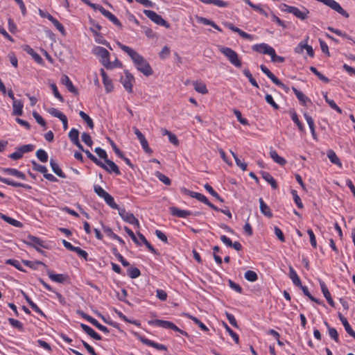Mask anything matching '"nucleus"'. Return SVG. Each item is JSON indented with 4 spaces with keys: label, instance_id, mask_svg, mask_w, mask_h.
Returning a JSON list of instances; mask_svg holds the SVG:
<instances>
[{
    "label": "nucleus",
    "instance_id": "nucleus-25",
    "mask_svg": "<svg viewBox=\"0 0 355 355\" xmlns=\"http://www.w3.org/2000/svg\"><path fill=\"white\" fill-rule=\"evenodd\" d=\"M259 207L261 212L266 216L268 218H271L272 216V213L270 209V207L264 202L263 198H260L259 199Z\"/></svg>",
    "mask_w": 355,
    "mask_h": 355
},
{
    "label": "nucleus",
    "instance_id": "nucleus-41",
    "mask_svg": "<svg viewBox=\"0 0 355 355\" xmlns=\"http://www.w3.org/2000/svg\"><path fill=\"white\" fill-rule=\"evenodd\" d=\"M31 164L33 165V169L35 171H38L41 173H42L43 175L46 173V172H48V170L46 168V167L45 166H43V165H41V164H39L38 163H37L36 161L35 160H33L31 162Z\"/></svg>",
    "mask_w": 355,
    "mask_h": 355
},
{
    "label": "nucleus",
    "instance_id": "nucleus-43",
    "mask_svg": "<svg viewBox=\"0 0 355 355\" xmlns=\"http://www.w3.org/2000/svg\"><path fill=\"white\" fill-rule=\"evenodd\" d=\"M84 153L87 155V157L97 166H104V163L97 159L89 150H85Z\"/></svg>",
    "mask_w": 355,
    "mask_h": 355
},
{
    "label": "nucleus",
    "instance_id": "nucleus-46",
    "mask_svg": "<svg viewBox=\"0 0 355 355\" xmlns=\"http://www.w3.org/2000/svg\"><path fill=\"white\" fill-rule=\"evenodd\" d=\"M310 70L322 81L324 83H329V79L322 74L315 67H311Z\"/></svg>",
    "mask_w": 355,
    "mask_h": 355
},
{
    "label": "nucleus",
    "instance_id": "nucleus-26",
    "mask_svg": "<svg viewBox=\"0 0 355 355\" xmlns=\"http://www.w3.org/2000/svg\"><path fill=\"white\" fill-rule=\"evenodd\" d=\"M47 275L52 281L57 283H63L67 279V275L62 274H53L50 270H47Z\"/></svg>",
    "mask_w": 355,
    "mask_h": 355
},
{
    "label": "nucleus",
    "instance_id": "nucleus-18",
    "mask_svg": "<svg viewBox=\"0 0 355 355\" xmlns=\"http://www.w3.org/2000/svg\"><path fill=\"white\" fill-rule=\"evenodd\" d=\"M140 340L144 344H145L148 346L153 347L157 349V350H164V351L167 350V347L164 345L155 343V342L150 340L145 337H141Z\"/></svg>",
    "mask_w": 355,
    "mask_h": 355
},
{
    "label": "nucleus",
    "instance_id": "nucleus-31",
    "mask_svg": "<svg viewBox=\"0 0 355 355\" xmlns=\"http://www.w3.org/2000/svg\"><path fill=\"white\" fill-rule=\"evenodd\" d=\"M262 178L268 182L272 189H277V184L276 180L274 179V178L266 171L261 172Z\"/></svg>",
    "mask_w": 355,
    "mask_h": 355
},
{
    "label": "nucleus",
    "instance_id": "nucleus-13",
    "mask_svg": "<svg viewBox=\"0 0 355 355\" xmlns=\"http://www.w3.org/2000/svg\"><path fill=\"white\" fill-rule=\"evenodd\" d=\"M101 13L107 18L110 21H112L114 25H116L117 27L121 28L122 24L120 22V21L117 19V17L114 15L112 12L110 11L105 10L103 6L101 9H100Z\"/></svg>",
    "mask_w": 355,
    "mask_h": 355
},
{
    "label": "nucleus",
    "instance_id": "nucleus-48",
    "mask_svg": "<svg viewBox=\"0 0 355 355\" xmlns=\"http://www.w3.org/2000/svg\"><path fill=\"white\" fill-rule=\"evenodd\" d=\"M223 327L225 330L229 333L236 343H239V337L236 333H235L225 322H223Z\"/></svg>",
    "mask_w": 355,
    "mask_h": 355
},
{
    "label": "nucleus",
    "instance_id": "nucleus-58",
    "mask_svg": "<svg viewBox=\"0 0 355 355\" xmlns=\"http://www.w3.org/2000/svg\"><path fill=\"white\" fill-rule=\"evenodd\" d=\"M327 29L329 31H330L331 32H333L335 34H336L338 36H341L343 37H345L347 40H351L352 39V37H350L349 35H348L347 34L345 33H343L341 31L338 30V29H336L333 27H328Z\"/></svg>",
    "mask_w": 355,
    "mask_h": 355
},
{
    "label": "nucleus",
    "instance_id": "nucleus-30",
    "mask_svg": "<svg viewBox=\"0 0 355 355\" xmlns=\"http://www.w3.org/2000/svg\"><path fill=\"white\" fill-rule=\"evenodd\" d=\"M50 166L52 171L60 178H65L66 175L62 172L59 165L53 159L50 160Z\"/></svg>",
    "mask_w": 355,
    "mask_h": 355
},
{
    "label": "nucleus",
    "instance_id": "nucleus-54",
    "mask_svg": "<svg viewBox=\"0 0 355 355\" xmlns=\"http://www.w3.org/2000/svg\"><path fill=\"white\" fill-rule=\"evenodd\" d=\"M8 322L13 327L17 328L20 331L24 330L23 324L20 321L15 320L14 318H9Z\"/></svg>",
    "mask_w": 355,
    "mask_h": 355
},
{
    "label": "nucleus",
    "instance_id": "nucleus-21",
    "mask_svg": "<svg viewBox=\"0 0 355 355\" xmlns=\"http://www.w3.org/2000/svg\"><path fill=\"white\" fill-rule=\"evenodd\" d=\"M0 182H3L4 184H6L8 185H10V186L15 187H22L26 189H30L31 188V187L28 184H25L23 183H20V182H17L10 179L2 178L1 176H0Z\"/></svg>",
    "mask_w": 355,
    "mask_h": 355
},
{
    "label": "nucleus",
    "instance_id": "nucleus-14",
    "mask_svg": "<svg viewBox=\"0 0 355 355\" xmlns=\"http://www.w3.org/2000/svg\"><path fill=\"white\" fill-rule=\"evenodd\" d=\"M182 191H183V193L184 194L189 195L191 198H194L197 199L198 200L205 203V205H207L208 203V202L209 201L205 196H204L203 194H201L200 193L191 191L187 189H182Z\"/></svg>",
    "mask_w": 355,
    "mask_h": 355
},
{
    "label": "nucleus",
    "instance_id": "nucleus-34",
    "mask_svg": "<svg viewBox=\"0 0 355 355\" xmlns=\"http://www.w3.org/2000/svg\"><path fill=\"white\" fill-rule=\"evenodd\" d=\"M270 155L273 161L278 164L284 166L286 164V160L284 158L280 157L275 150H271L270 151Z\"/></svg>",
    "mask_w": 355,
    "mask_h": 355
},
{
    "label": "nucleus",
    "instance_id": "nucleus-28",
    "mask_svg": "<svg viewBox=\"0 0 355 355\" xmlns=\"http://www.w3.org/2000/svg\"><path fill=\"white\" fill-rule=\"evenodd\" d=\"M289 277L295 286H302L301 280L292 266L289 267Z\"/></svg>",
    "mask_w": 355,
    "mask_h": 355
},
{
    "label": "nucleus",
    "instance_id": "nucleus-44",
    "mask_svg": "<svg viewBox=\"0 0 355 355\" xmlns=\"http://www.w3.org/2000/svg\"><path fill=\"white\" fill-rule=\"evenodd\" d=\"M36 157L42 162H46L48 161V155L43 149H39L36 152Z\"/></svg>",
    "mask_w": 355,
    "mask_h": 355
},
{
    "label": "nucleus",
    "instance_id": "nucleus-60",
    "mask_svg": "<svg viewBox=\"0 0 355 355\" xmlns=\"http://www.w3.org/2000/svg\"><path fill=\"white\" fill-rule=\"evenodd\" d=\"M51 21L53 25L56 27V28L62 34V35H64L65 33V30H64V28L63 26V25L60 23L55 18L53 17L51 19V20L50 21Z\"/></svg>",
    "mask_w": 355,
    "mask_h": 355
},
{
    "label": "nucleus",
    "instance_id": "nucleus-20",
    "mask_svg": "<svg viewBox=\"0 0 355 355\" xmlns=\"http://www.w3.org/2000/svg\"><path fill=\"white\" fill-rule=\"evenodd\" d=\"M80 327L82 329L93 339L96 340H101L102 339L101 336L88 325L81 323Z\"/></svg>",
    "mask_w": 355,
    "mask_h": 355
},
{
    "label": "nucleus",
    "instance_id": "nucleus-61",
    "mask_svg": "<svg viewBox=\"0 0 355 355\" xmlns=\"http://www.w3.org/2000/svg\"><path fill=\"white\" fill-rule=\"evenodd\" d=\"M51 87L52 89V91H53V93L55 97H56L60 102H64V98L62 96V95L60 94V92H58L56 85L54 83H52V84H51Z\"/></svg>",
    "mask_w": 355,
    "mask_h": 355
},
{
    "label": "nucleus",
    "instance_id": "nucleus-35",
    "mask_svg": "<svg viewBox=\"0 0 355 355\" xmlns=\"http://www.w3.org/2000/svg\"><path fill=\"white\" fill-rule=\"evenodd\" d=\"M150 324H153V325L157 326V327H162L164 329H170V328L171 327V326L172 322L170 321H167V320H162L157 319V320L150 321Z\"/></svg>",
    "mask_w": 355,
    "mask_h": 355
},
{
    "label": "nucleus",
    "instance_id": "nucleus-2",
    "mask_svg": "<svg viewBox=\"0 0 355 355\" xmlns=\"http://www.w3.org/2000/svg\"><path fill=\"white\" fill-rule=\"evenodd\" d=\"M218 50L235 67L241 68L242 67V62L239 58L238 53L235 51L230 47L225 46H219Z\"/></svg>",
    "mask_w": 355,
    "mask_h": 355
},
{
    "label": "nucleus",
    "instance_id": "nucleus-5",
    "mask_svg": "<svg viewBox=\"0 0 355 355\" xmlns=\"http://www.w3.org/2000/svg\"><path fill=\"white\" fill-rule=\"evenodd\" d=\"M284 6L286 7L284 10L285 12L288 13H292L297 18L301 20H304L306 19L309 14V10L304 7L302 8V10H300L298 8L295 6H291L288 5H284Z\"/></svg>",
    "mask_w": 355,
    "mask_h": 355
},
{
    "label": "nucleus",
    "instance_id": "nucleus-40",
    "mask_svg": "<svg viewBox=\"0 0 355 355\" xmlns=\"http://www.w3.org/2000/svg\"><path fill=\"white\" fill-rule=\"evenodd\" d=\"M204 187L206 189V191H207L216 199H217L218 200H219L221 202H224V200L218 194V193H216L214 190V189L209 184H207V183L205 184Z\"/></svg>",
    "mask_w": 355,
    "mask_h": 355
},
{
    "label": "nucleus",
    "instance_id": "nucleus-33",
    "mask_svg": "<svg viewBox=\"0 0 355 355\" xmlns=\"http://www.w3.org/2000/svg\"><path fill=\"white\" fill-rule=\"evenodd\" d=\"M289 112H290L291 117L293 121L297 125L300 131H301V132L304 131V127L303 124L302 123V122L299 120L298 116H297L296 112L295 111V110H291Z\"/></svg>",
    "mask_w": 355,
    "mask_h": 355
},
{
    "label": "nucleus",
    "instance_id": "nucleus-59",
    "mask_svg": "<svg viewBox=\"0 0 355 355\" xmlns=\"http://www.w3.org/2000/svg\"><path fill=\"white\" fill-rule=\"evenodd\" d=\"M270 56L271 57V61L273 62L282 63L284 62L285 60V58L284 57L277 55L275 49L272 50V52L271 53Z\"/></svg>",
    "mask_w": 355,
    "mask_h": 355
},
{
    "label": "nucleus",
    "instance_id": "nucleus-64",
    "mask_svg": "<svg viewBox=\"0 0 355 355\" xmlns=\"http://www.w3.org/2000/svg\"><path fill=\"white\" fill-rule=\"evenodd\" d=\"M94 151L101 159H104L105 162L107 159V155L105 150L97 147L95 148Z\"/></svg>",
    "mask_w": 355,
    "mask_h": 355
},
{
    "label": "nucleus",
    "instance_id": "nucleus-9",
    "mask_svg": "<svg viewBox=\"0 0 355 355\" xmlns=\"http://www.w3.org/2000/svg\"><path fill=\"white\" fill-rule=\"evenodd\" d=\"M309 37H306V38L302 41H301L298 45L295 48L294 51L295 53H302L304 50L305 49L306 51L307 54L313 58L314 56V51L311 46L308 45Z\"/></svg>",
    "mask_w": 355,
    "mask_h": 355
},
{
    "label": "nucleus",
    "instance_id": "nucleus-17",
    "mask_svg": "<svg viewBox=\"0 0 355 355\" xmlns=\"http://www.w3.org/2000/svg\"><path fill=\"white\" fill-rule=\"evenodd\" d=\"M170 212L171 215L179 218H187L191 215V212L190 211L180 209L175 207H170Z\"/></svg>",
    "mask_w": 355,
    "mask_h": 355
},
{
    "label": "nucleus",
    "instance_id": "nucleus-3",
    "mask_svg": "<svg viewBox=\"0 0 355 355\" xmlns=\"http://www.w3.org/2000/svg\"><path fill=\"white\" fill-rule=\"evenodd\" d=\"M93 53L101 58L100 62L106 69H113L114 65L110 60V53L106 49L102 46H96L94 49Z\"/></svg>",
    "mask_w": 355,
    "mask_h": 355
},
{
    "label": "nucleus",
    "instance_id": "nucleus-51",
    "mask_svg": "<svg viewBox=\"0 0 355 355\" xmlns=\"http://www.w3.org/2000/svg\"><path fill=\"white\" fill-rule=\"evenodd\" d=\"M6 263L7 264H10V265L14 266L15 268H17V270H19L20 271H22V272L25 271V270H24L22 268L20 261L18 260L10 259H8Z\"/></svg>",
    "mask_w": 355,
    "mask_h": 355
},
{
    "label": "nucleus",
    "instance_id": "nucleus-19",
    "mask_svg": "<svg viewBox=\"0 0 355 355\" xmlns=\"http://www.w3.org/2000/svg\"><path fill=\"white\" fill-rule=\"evenodd\" d=\"M61 82L63 85L66 86V87L70 92L74 94H78V89L73 86L71 80L68 77V76L63 75L61 78Z\"/></svg>",
    "mask_w": 355,
    "mask_h": 355
},
{
    "label": "nucleus",
    "instance_id": "nucleus-16",
    "mask_svg": "<svg viewBox=\"0 0 355 355\" xmlns=\"http://www.w3.org/2000/svg\"><path fill=\"white\" fill-rule=\"evenodd\" d=\"M101 74L103 78V83L105 86L106 92L107 93L112 92L114 88L112 80L109 78L103 69H101Z\"/></svg>",
    "mask_w": 355,
    "mask_h": 355
},
{
    "label": "nucleus",
    "instance_id": "nucleus-63",
    "mask_svg": "<svg viewBox=\"0 0 355 355\" xmlns=\"http://www.w3.org/2000/svg\"><path fill=\"white\" fill-rule=\"evenodd\" d=\"M265 98L266 102L270 104L275 110L279 109V105L275 102L272 96L270 94H266Z\"/></svg>",
    "mask_w": 355,
    "mask_h": 355
},
{
    "label": "nucleus",
    "instance_id": "nucleus-22",
    "mask_svg": "<svg viewBox=\"0 0 355 355\" xmlns=\"http://www.w3.org/2000/svg\"><path fill=\"white\" fill-rule=\"evenodd\" d=\"M2 170L7 175H12V176L17 177L18 178H20L21 180H26L25 174L23 173L22 172L18 171L16 168H4Z\"/></svg>",
    "mask_w": 355,
    "mask_h": 355
},
{
    "label": "nucleus",
    "instance_id": "nucleus-12",
    "mask_svg": "<svg viewBox=\"0 0 355 355\" xmlns=\"http://www.w3.org/2000/svg\"><path fill=\"white\" fill-rule=\"evenodd\" d=\"M105 164H104V166H101L102 168L107 171L108 173H114L116 175H121V171L118 166L112 160L106 159Z\"/></svg>",
    "mask_w": 355,
    "mask_h": 355
},
{
    "label": "nucleus",
    "instance_id": "nucleus-36",
    "mask_svg": "<svg viewBox=\"0 0 355 355\" xmlns=\"http://www.w3.org/2000/svg\"><path fill=\"white\" fill-rule=\"evenodd\" d=\"M1 218H2L4 221H6V223H9L10 225H12L16 227H22V223L19 221V220H17L12 218H10L5 214H1V216H0Z\"/></svg>",
    "mask_w": 355,
    "mask_h": 355
},
{
    "label": "nucleus",
    "instance_id": "nucleus-6",
    "mask_svg": "<svg viewBox=\"0 0 355 355\" xmlns=\"http://www.w3.org/2000/svg\"><path fill=\"white\" fill-rule=\"evenodd\" d=\"M125 75L121 76L120 82L123 85L125 89L128 93H132L133 84L135 81L134 76L127 70L124 72Z\"/></svg>",
    "mask_w": 355,
    "mask_h": 355
},
{
    "label": "nucleus",
    "instance_id": "nucleus-23",
    "mask_svg": "<svg viewBox=\"0 0 355 355\" xmlns=\"http://www.w3.org/2000/svg\"><path fill=\"white\" fill-rule=\"evenodd\" d=\"M339 319L343 324L347 333L355 339V331L352 329L347 320L340 313L338 315Z\"/></svg>",
    "mask_w": 355,
    "mask_h": 355
},
{
    "label": "nucleus",
    "instance_id": "nucleus-32",
    "mask_svg": "<svg viewBox=\"0 0 355 355\" xmlns=\"http://www.w3.org/2000/svg\"><path fill=\"white\" fill-rule=\"evenodd\" d=\"M327 157L331 163L338 166L340 168H342V163L333 150H329L327 151Z\"/></svg>",
    "mask_w": 355,
    "mask_h": 355
},
{
    "label": "nucleus",
    "instance_id": "nucleus-52",
    "mask_svg": "<svg viewBox=\"0 0 355 355\" xmlns=\"http://www.w3.org/2000/svg\"><path fill=\"white\" fill-rule=\"evenodd\" d=\"M291 194L293 196V200L294 202H295V204L297 205V206L300 208V209H302L303 208V204L302 202V200L300 198V196H298L297 194V191L295 190H292L291 191Z\"/></svg>",
    "mask_w": 355,
    "mask_h": 355
},
{
    "label": "nucleus",
    "instance_id": "nucleus-24",
    "mask_svg": "<svg viewBox=\"0 0 355 355\" xmlns=\"http://www.w3.org/2000/svg\"><path fill=\"white\" fill-rule=\"evenodd\" d=\"M24 104L21 100L14 101L12 103V114L15 116H21L23 114Z\"/></svg>",
    "mask_w": 355,
    "mask_h": 355
},
{
    "label": "nucleus",
    "instance_id": "nucleus-27",
    "mask_svg": "<svg viewBox=\"0 0 355 355\" xmlns=\"http://www.w3.org/2000/svg\"><path fill=\"white\" fill-rule=\"evenodd\" d=\"M24 51L28 53L30 55H31L33 57V58L35 60V61L39 64H41L43 62V59L42 58V57L37 53H36L34 49H33L31 47H30L29 46H26V47L24 48Z\"/></svg>",
    "mask_w": 355,
    "mask_h": 355
},
{
    "label": "nucleus",
    "instance_id": "nucleus-11",
    "mask_svg": "<svg viewBox=\"0 0 355 355\" xmlns=\"http://www.w3.org/2000/svg\"><path fill=\"white\" fill-rule=\"evenodd\" d=\"M274 49L266 43L257 44L252 46V50L265 55H270Z\"/></svg>",
    "mask_w": 355,
    "mask_h": 355
},
{
    "label": "nucleus",
    "instance_id": "nucleus-39",
    "mask_svg": "<svg viewBox=\"0 0 355 355\" xmlns=\"http://www.w3.org/2000/svg\"><path fill=\"white\" fill-rule=\"evenodd\" d=\"M104 200L105 202L112 209H119V205L114 202V198L110 194L107 193L104 198Z\"/></svg>",
    "mask_w": 355,
    "mask_h": 355
},
{
    "label": "nucleus",
    "instance_id": "nucleus-42",
    "mask_svg": "<svg viewBox=\"0 0 355 355\" xmlns=\"http://www.w3.org/2000/svg\"><path fill=\"white\" fill-rule=\"evenodd\" d=\"M69 138L74 144L79 141V132L76 128H72L69 132Z\"/></svg>",
    "mask_w": 355,
    "mask_h": 355
},
{
    "label": "nucleus",
    "instance_id": "nucleus-38",
    "mask_svg": "<svg viewBox=\"0 0 355 355\" xmlns=\"http://www.w3.org/2000/svg\"><path fill=\"white\" fill-rule=\"evenodd\" d=\"M194 89L196 92L202 94H206L208 93V89L206 85L203 83L195 82L193 83Z\"/></svg>",
    "mask_w": 355,
    "mask_h": 355
},
{
    "label": "nucleus",
    "instance_id": "nucleus-50",
    "mask_svg": "<svg viewBox=\"0 0 355 355\" xmlns=\"http://www.w3.org/2000/svg\"><path fill=\"white\" fill-rule=\"evenodd\" d=\"M140 275V270L137 268L131 267L128 269V275L132 279H135L139 277Z\"/></svg>",
    "mask_w": 355,
    "mask_h": 355
},
{
    "label": "nucleus",
    "instance_id": "nucleus-55",
    "mask_svg": "<svg viewBox=\"0 0 355 355\" xmlns=\"http://www.w3.org/2000/svg\"><path fill=\"white\" fill-rule=\"evenodd\" d=\"M300 287L302 289L303 293L306 296H307L311 301L315 302H316L318 304H320V301L318 300H317L313 295H311V294L309 293V289H308V288L306 286L302 285V286H300Z\"/></svg>",
    "mask_w": 355,
    "mask_h": 355
},
{
    "label": "nucleus",
    "instance_id": "nucleus-56",
    "mask_svg": "<svg viewBox=\"0 0 355 355\" xmlns=\"http://www.w3.org/2000/svg\"><path fill=\"white\" fill-rule=\"evenodd\" d=\"M94 192L101 198H103L108 193L101 186L97 184L94 186Z\"/></svg>",
    "mask_w": 355,
    "mask_h": 355
},
{
    "label": "nucleus",
    "instance_id": "nucleus-7",
    "mask_svg": "<svg viewBox=\"0 0 355 355\" xmlns=\"http://www.w3.org/2000/svg\"><path fill=\"white\" fill-rule=\"evenodd\" d=\"M118 211L119 216L124 221L137 227L139 226L138 219L134 216L132 213L128 212L124 208L121 207L119 208Z\"/></svg>",
    "mask_w": 355,
    "mask_h": 355
},
{
    "label": "nucleus",
    "instance_id": "nucleus-49",
    "mask_svg": "<svg viewBox=\"0 0 355 355\" xmlns=\"http://www.w3.org/2000/svg\"><path fill=\"white\" fill-rule=\"evenodd\" d=\"M155 175L164 184L170 185L171 184V180L167 176H166L165 175L162 174L159 171H156Z\"/></svg>",
    "mask_w": 355,
    "mask_h": 355
},
{
    "label": "nucleus",
    "instance_id": "nucleus-37",
    "mask_svg": "<svg viewBox=\"0 0 355 355\" xmlns=\"http://www.w3.org/2000/svg\"><path fill=\"white\" fill-rule=\"evenodd\" d=\"M325 326L328 329L329 335V336L334 340L336 343L339 342V338H338V334L337 330L334 327H331L329 326V323L327 322H324Z\"/></svg>",
    "mask_w": 355,
    "mask_h": 355
},
{
    "label": "nucleus",
    "instance_id": "nucleus-4",
    "mask_svg": "<svg viewBox=\"0 0 355 355\" xmlns=\"http://www.w3.org/2000/svg\"><path fill=\"white\" fill-rule=\"evenodd\" d=\"M144 13L156 24L162 26L166 28H170L169 23H168L165 19L162 18L161 15L157 14L155 11L150 10H144Z\"/></svg>",
    "mask_w": 355,
    "mask_h": 355
},
{
    "label": "nucleus",
    "instance_id": "nucleus-8",
    "mask_svg": "<svg viewBox=\"0 0 355 355\" xmlns=\"http://www.w3.org/2000/svg\"><path fill=\"white\" fill-rule=\"evenodd\" d=\"M260 69L274 84L280 87L286 92L288 90V87L279 80L265 65H260Z\"/></svg>",
    "mask_w": 355,
    "mask_h": 355
},
{
    "label": "nucleus",
    "instance_id": "nucleus-53",
    "mask_svg": "<svg viewBox=\"0 0 355 355\" xmlns=\"http://www.w3.org/2000/svg\"><path fill=\"white\" fill-rule=\"evenodd\" d=\"M48 112L51 115L58 118L60 120L62 119V118H63L65 116L62 112H61L58 109L54 108V107L49 108L48 110Z\"/></svg>",
    "mask_w": 355,
    "mask_h": 355
},
{
    "label": "nucleus",
    "instance_id": "nucleus-47",
    "mask_svg": "<svg viewBox=\"0 0 355 355\" xmlns=\"http://www.w3.org/2000/svg\"><path fill=\"white\" fill-rule=\"evenodd\" d=\"M80 116L87 123L89 128H94V123L92 119L83 111L79 112Z\"/></svg>",
    "mask_w": 355,
    "mask_h": 355
},
{
    "label": "nucleus",
    "instance_id": "nucleus-29",
    "mask_svg": "<svg viewBox=\"0 0 355 355\" xmlns=\"http://www.w3.org/2000/svg\"><path fill=\"white\" fill-rule=\"evenodd\" d=\"M292 90L302 105H306V102H310V99L306 97L301 91H299L294 87H292Z\"/></svg>",
    "mask_w": 355,
    "mask_h": 355
},
{
    "label": "nucleus",
    "instance_id": "nucleus-45",
    "mask_svg": "<svg viewBox=\"0 0 355 355\" xmlns=\"http://www.w3.org/2000/svg\"><path fill=\"white\" fill-rule=\"evenodd\" d=\"M245 278L251 282H255L258 279L257 274L253 270H247L244 275Z\"/></svg>",
    "mask_w": 355,
    "mask_h": 355
},
{
    "label": "nucleus",
    "instance_id": "nucleus-62",
    "mask_svg": "<svg viewBox=\"0 0 355 355\" xmlns=\"http://www.w3.org/2000/svg\"><path fill=\"white\" fill-rule=\"evenodd\" d=\"M33 117L35 118V119L36 120V121L40 125H42V127H46V121L44 120V119L37 112H33Z\"/></svg>",
    "mask_w": 355,
    "mask_h": 355
},
{
    "label": "nucleus",
    "instance_id": "nucleus-1",
    "mask_svg": "<svg viewBox=\"0 0 355 355\" xmlns=\"http://www.w3.org/2000/svg\"><path fill=\"white\" fill-rule=\"evenodd\" d=\"M119 48L125 52L132 59L137 69L146 76H150L153 73V69L148 61L134 49L120 42H117Z\"/></svg>",
    "mask_w": 355,
    "mask_h": 355
},
{
    "label": "nucleus",
    "instance_id": "nucleus-10",
    "mask_svg": "<svg viewBox=\"0 0 355 355\" xmlns=\"http://www.w3.org/2000/svg\"><path fill=\"white\" fill-rule=\"evenodd\" d=\"M26 243L35 248H37V247H42L43 248H48L47 243L45 241L41 240L38 237L31 235L28 236Z\"/></svg>",
    "mask_w": 355,
    "mask_h": 355
},
{
    "label": "nucleus",
    "instance_id": "nucleus-57",
    "mask_svg": "<svg viewBox=\"0 0 355 355\" xmlns=\"http://www.w3.org/2000/svg\"><path fill=\"white\" fill-rule=\"evenodd\" d=\"M81 138L82 141L88 146L91 147L92 146L93 141L89 133L83 132L82 134Z\"/></svg>",
    "mask_w": 355,
    "mask_h": 355
},
{
    "label": "nucleus",
    "instance_id": "nucleus-15",
    "mask_svg": "<svg viewBox=\"0 0 355 355\" xmlns=\"http://www.w3.org/2000/svg\"><path fill=\"white\" fill-rule=\"evenodd\" d=\"M320 286L321 291H322L324 297L327 300L329 304L331 306L334 307L335 303L331 296V294H330L325 283L323 281H320Z\"/></svg>",
    "mask_w": 355,
    "mask_h": 355
}]
</instances>
